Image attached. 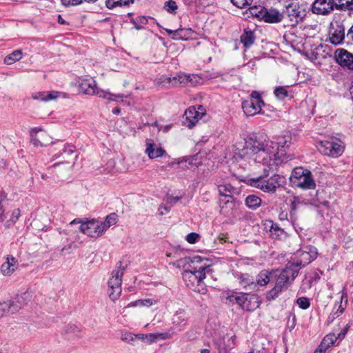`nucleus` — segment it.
Returning a JSON list of instances; mask_svg holds the SVG:
<instances>
[{"label":"nucleus","mask_w":353,"mask_h":353,"mask_svg":"<svg viewBox=\"0 0 353 353\" xmlns=\"http://www.w3.org/2000/svg\"><path fill=\"white\" fill-rule=\"evenodd\" d=\"M247 298L245 303V310L254 311L260 306L261 302L256 294L248 293Z\"/></svg>","instance_id":"26"},{"label":"nucleus","mask_w":353,"mask_h":353,"mask_svg":"<svg viewBox=\"0 0 353 353\" xmlns=\"http://www.w3.org/2000/svg\"><path fill=\"white\" fill-rule=\"evenodd\" d=\"M336 61L342 67L353 70V54L345 49H337L334 52Z\"/></svg>","instance_id":"19"},{"label":"nucleus","mask_w":353,"mask_h":353,"mask_svg":"<svg viewBox=\"0 0 353 353\" xmlns=\"http://www.w3.org/2000/svg\"><path fill=\"white\" fill-rule=\"evenodd\" d=\"M199 239V235L195 232H191L186 236V241L190 243H195Z\"/></svg>","instance_id":"50"},{"label":"nucleus","mask_w":353,"mask_h":353,"mask_svg":"<svg viewBox=\"0 0 353 353\" xmlns=\"http://www.w3.org/2000/svg\"><path fill=\"white\" fill-rule=\"evenodd\" d=\"M334 10L332 0H315L312 5V12L316 14L327 15Z\"/></svg>","instance_id":"16"},{"label":"nucleus","mask_w":353,"mask_h":353,"mask_svg":"<svg viewBox=\"0 0 353 353\" xmlns=\"http://www.w3.org/2000/svg\"><path fill=\"white\" fill-rule=\"evenodd\" d=\"M128 265L129 261L123 259L117 263L116 269L112 272L108 281V292L112 301L117 300L121 293L122 277Z\"/></svg>","instance_id":"5"},{"label":"nucleus","mask_w":353,"mask_h":353,"mask_svg":"<svg viewBox=\"0 0 353 353\" xmlns=\"http://www.w3.org/2000/svg\"><path fill=\"white\" fill-rule=\"evenodd\" d=\"M283 177L279 174H274L269 179L264 176L253 178L250 180V185L258 188L264 192L274 193L277 188L281 185Z\"/></svg>","instance_id":"9"},{"label":"nucleus","mask_w":353,"mask_h":353,"mask_svg":"<svg viewBox=\"0 0 353 353\" xmlns=\"http://www.w3.org/2000/svg\"><path fill=\"white\" fill-rule=\"evenodd\" d=\"M176 332L174 331V330H172V333H170V332H165V333H159V334H150V336L151 337H154L156 339H163V340H165V339H170L172 336V335L175 333Z\"/></svg>","instance_id":"48"},{"label":"nucleus","mask_w":353,"mask_h":353,"mask_svg":"<svg viewBox=\"0 0 353 353\" xmlns=\"http://www.w3.org/2000/svg\"><path fill=\"white\" fill-rule=\"evenodd\" d=\"M290 183L292 187L303 190H314L316 183L311 172L301 167L295 168L290 175Z\"/></svg>","instance_id":"6"},{"label":"nucleus","mask_w":353,"mask_h":353,"mask_svg":"<svg viewBox=\"0 0 353 353\" xmlns=\"http://www.w3.org/2000/svg\"><path fill=\"white\" fill-rule=\"evenodd\" d=\"M172 38L175 40H181V32L179 30V28L173 31Z\"/></svg>","instance_id":"57"},{"label":"nucleus","mask_w":353,"mask_h":353,"mask_svg":"<svg viewBox=\"0 0 353 353\" xmlns=\"http://www.w3.org/2000/svg\"><path fill=\"white\" fill-rule=\"evenodd\" d=\"M22 58V51L17 50L6 56L4 59V63L7 65H11L14 62L19 61Z\"/></svg>","instance_id":"37"},{"label":"nucleus","mask_w":353,"mask_h":353,"mask_svg":"<svg viewBox=\"0 0 353 353\" xmlns=\"http://www.w3.org/2000/svg\"><path fill=\"white\" fill-rule=\"evenodd\" d=\"M134 0H105V6L108 9L116 7L129 6Z\"/></svg>","instance_id":"33"},{"label":"nucleus","mask_w":353,"mask_h":353,"mask_svg":"<svg viewBox=\"0 0 353 353\" xmlns=\"http://www.w3.org/2000/svg\"><path fill=\"white\" fill-rule=\"evenodd\" d=\"M337 337L334 333H330L327 334L320 343V350L321 351H326L330 347L334 344L336 341Z\"/></svg>","instance_id":"32"},{"label":"nucleus","mask_w":353,"mask_h":353,"mask_svg":"<svg viewBox=\"0 0 353 353\" xmlns=\"http://www.w3.org/2000/svg\"><path fill=\"white\" fill-rule=\"evenodd\" d=\"M334 9L339 10H353V0H332Z\"/></svg>","instance_id":"31"},{"label":"nucleus","mask_w":353,"mask_h":353,"mask_svg":"<svg viewBox=\"0 0 353 353\" xmlns=\"http://www.w3.org/2000/svg\"><path fill=\"white\" fill-rule=\"evenodd\" d=\"M219 194L221 196L219 199V206L221 208V213L224 214H229V210L227 208L229 207L230 209L234 206V194H239V190L236 188L232 186L230 183L220 184L217 186Z\"/></svg>","instance_id":"7"},{"label":"nucleus","mask_w":353,"mask_h":353,"mask_svg":"<svg viewBox=\"0 0 353 353\" xmlns=\"http://www.w3.org/2000/svg\"><path fill=\"white\" fill-rule=\"evenodd\" d=\"M306 249L307 250H298L292 261L288 262L284 269L276 270L279 278L273 288L265 293L268 301L276 300L286 291L298 275L299 270L315 259L316 253L311 248Z\"/></svg>","instance_id":"2"},{"label":"nucleus","mask_w":353,"mask_h":353,"mask_svg":"<svg viewBox=\"0 0 353 353\" xmlns=\"http://www.w3.org/2000/svg\"><path fill=\"white\" fill-rule=\"evenodd\" d=\"M261 9H265V8L262 6H253L250 8V12L252 16L259 19V14L262 12Z\"/></svg>","instance_id":"49"},{"label":"nucleus","mask_w":353,"mask_h":353,"mask_svg":"<svg viewBox=\"0 0 353 353\" xmlns=\"http://www.w3.org/2000/svg\"><path fill=\"white\" fill-rule=\"evenodd\" d=\"M202 261V258L201 256H195L192 260V263H200Z\"/></svg>","instance_id":"59"},{"label":"nucleus","mask_w":353,"mask_h":353,"mask_svg":"<svg viewBox=\"0 0 353 353\" xmlns=\"http://www.w3.org/2000/svg\"><path fill=\"white\" fill-rule=\"evenodd\" d=\"M177 8L178 6L176 3L173 0H169L165 3V9L170 13L175 12V10H177Z\"/></svg>","instance_id":"46"},{"label":"nucleus","mask_w":353,"mask_h":353,"mask_svg":"<svg viewBox=\"0 0 353 353\" xmlns=\"http://www.w3.org/2000/svg\"><path fill=\"white\" fill-rule=\"evenodd\" d=\"M79 90L80 92L88 95H97L99 97L107 99L108 100H114L113 97L122 99L123 94H113L106 91L99 90L97 85L96 81L92 79H81L79 84Z\"/></svg>","instance_id":"8"},{"label":"nucleus","mask_w":353,"mask_h":353,"mask_svg":"<svg viewBox=\"0 0 353 353\" xmlns=\"http://www.w3.org/2000/svg\"><path fill=\"white\" fill-rule=\"evenodd\" d=\"M214 344L219 353H230V350L232 349L229 345H225V339L222 337L214 340Z\"/></svg>","instance_id":"40"},{"label":"nucleus","mask_w":353,"mask_h":353,"mask_svg":"<svg viewBox=\"0 0 353 353\" xmlns=\"http://www.w3.org/2000/svg\"><path fill=\"white\" fill-rule=\"evenodd\" d=\"M264 105V102L259 92L253 91L250 97L242 102L241 108L248 117H253L260 113L261 107Z\"/></svg>","instance_id":"12"},{"label":"nucleus","mask_w":353,"mask_h":353,"mask_svg":"<svg viewBox=\"0 0 353 353\" xmlns=\"http://www.w3.org/2000/svg\"><path fill=\"white\" fill-rule=\"evenodd\" d=\"M290 143L291 136L289 134L278 137L276 141L270 140L263 134H252L245 139L241 155L248 162L264 165V173L268 174L288 161L286 150Z\"/></svg>","instance_id":"1"},{"label":"nucleus","mask_w":353,"mask_h":353,"mask_svg":"<svg viewBox=\"0 0 353 353\" xmlns=\"http://www.w3.org/2000/svg\"><path fill=\"white\" fill-rule=\"evenodd\" d=\"M30 142L34 147H44L48 145V136L39 128H32L30 131Z\"/></svg>","instance_id":"18"},{"label":"nucleus","mask_w":353,"mask_h":353,"mask_svg":"<svg viewBox=\"0 0 353 353\" xmlns=\"http://www.w3.org/2000/svg\"><path fill=\"white\" fill-rule=\"evenodd\" d=\"M347 303V292L343 290L341 292V301L340 304L338 305V307L336 308V310L334 311L336 306H334V310L332 311V319H334L339 316L345 310V308L346 307Z\"/></svg>","instance_id":"29"},{"label":"nucleus","mask_w":353,"mask_h":353,"mask_svg":"<svg viewBox=\"0 0 353 353\" xmlns=\"http://www.w3.org/2000/svg\"><path fill=\"white\" fill-rule=\"evenodd\" d=\"M172 208V205H168L166 203V205H161L159 208V214L161 215H163L164 214L168 212Z\"/></svg>","instance_id":"54"},{"label":"nucleus","mask_w":353,"mask_h":353,"mask_svg":"<svg viewBox=\"0 0 353 353\" xmlns=\"http://www.w3.org/2000/svg\"><path fill=\"white\" fill-rule=\"evenodd\" d=\"M262 200L261 199L255 195V194H250L248 195L245 200V205L250 210H255L258 208H259L261 205Z\"/></svg>","instance_id":"30"},{"label":"nucleus","mask_w":353,"mask_h":353,"mask_svg":"<svg viewBox=\"0 0 353 353\" xmlns=\"http://www.w3.org/2000/svg\"><path fill=\"white\" fill-rule=\"evenodd\" d=\"M179 30L181 32V40H188L189 38L192 37L194 33V31L190 28H179Z\"/></svg>","instance_id":"47"},{"label":"nucleus","mask_w":353,"mask_h":353,"mask_svg":"<svg viewBox=\"0 0 353 353\" xmlns=\"http://www.w3.org/2000/svg\"><path fill=\"white\" fill-rule=\"evenodd\" d=\"M29 294L27 292L23 293L21 295H17L15 299V301H9L8 302L12 303L15 307H18V309L16 310V312L19 311L23 305H25L27 303V299L29 298Z\"/></svg>","instance_id":"35"},{"label":"nucleus","mask_w":353,"mask_h":353,"mask_svg":"<svg viewBox=\"0 0 353 353\" xmlns=\"http://www.w3.org/2000/svg\"><path fill=\"white\" fill-rule=\"evenodd\" d=\"M145 152L148 154L150 159H155L163 157L166 152L165 150L154 143L153 140L147 139L145 140Z\"/></svg>","instance_id":"22"},{"label":"nucleus","mask_w":353,"mask_h":353,"mask_svg":"<svg viewBox=\"0 0 353 353\" xmlns=\"http://www.w3.org/2000/svg\"><path fill=\"white\" fill-rule=\"evenodd\" d=\"M130 23L134 25V28L138 30H142V25H145L148 23V19L145 16H139L136 19L131 18Z\"/></svg>","instance_id":"41"},{"label":"nucleus","mask_w":353,"mask_h":353,"mask_svg":"<svg viewBox=\"0 0 353 353\" xmlns=\"http://www.w3.org/2000/svg\"><path fill=\"white\" fill-rule=\"evenodd\" d=\"M274 94L276 98L279 99L283 100L286 97H288V92L287 90V87L284 86H279L276 87L274 90Z\"/></svg>","instance_id":"42"},{"label":"nucleus","mask_w":353,"mask_h":353,"mask_svg":"<svg viewBox=\"0 0 353 353\" xmlns=\"http://www.w3.org/2000/svg\"><path fill=\"white\" fill-rule=\"evenodd\" d=\"M61 93L57 91L52 92H41L32 94L34 100H40L43 101H48L50 100L57 99Z\"/></svg>","instance_id":"28"},{"label":"nucleus","mask_w":353,"mask_h":353,"mask_svg":"<svg viewBox=\"0 0 353 353\" xmlns=\"http://www.w3.org/2000/svg\"><path fill=\"white\" fill-rule=\"evenodd\" d=\"M262 12L259 14V19L269 23H280L283 19V14L278 10L274 8L261 9Z\"/></svg>","instance_id":"17"},{"label":"nucleus","mask_w":353,"mask_h":353,"mask_svg":"<svg viewBox=\"0 0 353 353\" xmlns=\"http://www.w3.org/2000/svg\"><path fill=\"white\" fill-rule=\"evenodd\" d=\"M20 215H21L20 210L19 208L14 209L12 211L10 221H12V223H16L18 221Z\"/></svg>","instance_id":"53"},{"label":"nucleus","mask_w":353,"mask_h":353,"mask_svg":"<svg viewBox=\"0 0 353 353\" xmlns=\"http://www.w3.org/2000/svg\"><path fill=\"white\" fill-rule=\"evenodd\" d=\"M276 270H263L254 279L248 274L240 273L237 279L243 288L258 291L260 288L266 286L268 283H276L278 279Z\"/></svg>","instance_id":"3"},{"label":"nucleus","mask_w":353,"mask_h":353,"mask_svg":"<svg viewBox=\"0 0 353 353\" xmlns=\"http://www.w3.org/2000/svg\"><path fill=\"white\" fill-rule=\"evenodd\" d=\"M135 339V335L130 332H124L121 334V340L130 343Z\"/></svg>","instance_id":"51"},{"label":"nucleus","mask_w":353,"mask_h":353,"mask_svg":"<svg viewBox=\"0 0 353 353\" xmlns=\"http://www.w3.org/2000/svg\"><path fill=\"white\" fill-rule=\"evenodd\" d=\"M205 115V109L201 105L190 107L185 112L183 123L188 128H192Z\"/></svg>","instance_id":"14"},{"label":"nucleus","mask_w":353,"mask_h":353,"mask_svg":"<svg viewBox=\"0 0 353 353\" xmlns=\"http://www.w3.org/2000/svg\"><path fill=\"white\" fill-rule=\"evenodd\" d=\"M18 309V307H15L12 303L9 302H3L0 303V318L6 315L10 312L11 313L16 312V310Z\"/></svg>","instance_id":"36"},{"label":"nucleus","mask_w":353,"mask_h":353,"mask_svg":"<svg viewBox=\"0 0 353 353\" xmlns=\"http://www.w3.org/2000/svg\"><path fill=\"white\" fill-rule=\"evenodd\" d=\"M65 332L67 334L73 333L76 336H79V335L78 334L79 333V330L75 325H68L66 327Z\"/></svg>","instance_id":"52"},{"label":"nucleus","mask_w":353,"mask_h":353,"mask_svg":"<svg viewBox=\"0 0 353 353\" xmlns=\"http://www.w3.org/2000/svg\"><path fill=\"white\" fill-rule=\"evenodd\" d=\"M283 19L287 18L290 26H296L298 23L303 21L307 15L306 8L303 4L296 2H291L286 5L283 10Z\"/></svg>","instance_id":"10"},{"label":"nucleus","mask_w":353,"mask_h":353,"mask_svg":"<svg viewBox=\"0 0 353 353\" xmlns=\"http://www.w3.org/2000/svg\"><path fill=\"white\" fill-rule=\"evenodd\" d=\"M347 334V328L343 329L340 333L338 334V336H336L337 339H339L340 340H342Z\"/></svg>","instance_id":"58"},{"label":"nucleus","mask_w":353,"mask_h":353,"mask_svg":"<svg viewBox=\"0 0 353 353\" xmlns=\"http://www.w3.org/2000/svg\"><path fill=\"white\" fill-rule=\"evenodd\" d=\"M118 221V215L115 213L108 214L104 221H101L103 229L106 231L110 226L115 225Z\"/></svg>","instance_id":"38"},{"label":"nucleus","mask_w":353,"mask_h":353,"mask_svg":"<svg viewBox=\"0 0 353 353\" xmlns=\"http://www.w3.org/2000/svg\"><path fill=\"white\" fill-rule=\"evenodd\" d=\"M312 276H305L304 279L302 281V283L300 287V290L301 292H305L307 290L310 289L312 287Z\"/></svg>","instance_id":"43"},{"label":"nucleus","mask_w":353,"mask_h":353,"mask_svg":"<svg viewBox=\"0 0 353 353\" xmlns=\"http://www.w3.org/2000/svg\"><path fill=\"white\" fill-rule=\"evenodd\" d=\"M121 108L117 107L112 110V113L114 114H119L121 113Z\"/></svg>","instance_id":"60"},{"label":"nucleus","mask_w":353,"mask_h":353,"mask_svg":"<svg viewBox=\"0 0 353 353\" xmlns=\"http://www.w3.org/2000/svg\"><path fill=\"white\" fill-rule=\"evenodd\" d=\"M188 319V314L184 310H178L173 315L172 319L173 327L171 330H174L175 332L183 330L187 325Z\"/></svg>","instance_id":"20"},{"label":"nucleus","mask_w":353,"mask_h":353,"mask_svg":"<svg viewBox=\"0 0 353 353\" xmlns=\"http://www.w3.org/2000/svg\"><path fill=\"white\" fill-rule=\"evenodd\" d=\"M347 40V32H345L344 25L341 22L335 21L329 32L330 42L335 46L349 44Z\"/></svg>","instance_id":"13"},{"label":"nucleus","mask_w":353,"mask_h":353,"mask_svg":"<svg viewBox=\"0 0 353 353\" xmlns=\"http://www.w3.org/2000/svg\"><path fill=\"white\" fill-rule=\"evenodd\" d=\"M201 353H210V351L208 349H202L201 350Z\"/></svg>","instance_id":"64"},{"label":"nucleus","mask_w":353,"mask_h":353,"mask_svg":"<svg viewBox=\"0 0 353 353\" xmlns=\"http://www.w3.org/2000/svg\"><path fill=\"white\" fill-rule=\"evenodd\" d=\"M347 39L349 43H353V25L347 31Z\"/></svg>","instance_id":"56"},{"label":"nucleus","mask_w":353,"mask_h":353,"mask_svg":"<svg viewBox=\"0 0 353 353\" xmlns=\"http://www.w3.org/2000/svg\"><path fill=\"white\" fill-rule=\"evenodd\" d=\"M296 303L302 310H306L310 306V299L307 297H299L296 299Z\"/></svg>","instance_id":"44"},{"label":"nucleus","mask_w":353,"mask_h":353,"mask_svg":"<svg viewBox=\"0 0 353 353\" xmlns=\"http://www.w3.org/2000/svg\"><path fill=\"white\" fill-rule=\"evenodd\" d=\"M255 39L254 32L249 27L243 30V32L240 37V41L245 49L250 48L254 44Z\"/></svg>","instance_id":"25"},{"label":"nucleus","mask_w":353,"mask_h":353,"mask_svg":"<svg viewBox=\"0 0 353 353\" xmlns=\"http://www.w3.org/2000/svg\"><path fill=\"white\" fill-rule=\"evenodd\" d=\"M74 152V146L73 145H64L63 148L61 150V152L57 154H54L52 155V160H56L57 159L61 158V160L58 163H56L52 165V167H57V165L63 163H69L70 159L71 158L72 154Z\"/></svg>","instance_id":"21"},{"label":"nucleus","mask_w":353,"mask_h":353,"mask_svg":"<svg viewBox=\"0 0 353 353\" xmlns=\"http://www.w3.org/2000/svg\"><path fill=\"white\" fill-rule=\"evenodd\" d=\"M191 81L190 75L185 74H181L174 77L172 80L171 78H168V83H172L173 86H177L179 84H185Z\"/></svg>","instance_id":"34"},{"label":"nucleus","mask_w":353,"mask_h":353,"mask_svg":"<svg viewBox=\"0 0 353 353\" xmlns=\"http://www.w3.org/2000/svg\"><path fill=\"white\" fill-rule=\"evenodd\" d=\"M350 95H351V99L353 101V81L352 82V85L350 88Z\"/></svg>","instance_id":"61"},{"label":"nucleus","mask_w":353,"mask_h":353,"mask_svg":"<svg viewBox=\"0 0 353 353\" xmlns=\"http://www.w3.org/2000/svg\"><path fill=\"white\" fill-rule=\"evenodd\" d=\"M18 267L17 260L13 256H8L6 261L1 266V272L4 276H10Z\"/></svg>","instance_id":"24"},{"label":"nucleus","mask_w":353,"mask_h":353,"mask_svg":"<svg viewBox=\"0 0 353 353\" xmlns=\"http://www.w3.org/2000/svg\"><path fill=\"white\" fill-rule=\"evenodd\" d=\"M208 270H210V268L206 265L191 267L190 269L185 270L183 274V279L187 287L197 292L204 290L203 281Z\"/></svg>","instance_id":"4"},{"label":"nucleus","mask_w":353,"mask_h":353,"mask_svg":"<svg viewBox=\"0 0 353 353\" xmlns=\"http://www.w3.org/2000/svg\"><path fill=\"white\" fill-rule=\"evenodd\" d=\"M318 149L324 155L336 158L342 155L345 145L341 140L332 139L320 141Z\"/></svg>","instance_id":"11"},{"label":"nucleus","mask_w":353,"mask_h":353,"mask_svg":"<svg viewBox=\"0 0 353 353\" xmlns=\"http://www.w3.org/2000/svg\"><path fill=\"white\" fill-rule=\"evenodd\" d=\"M325 351H321L320 350V346L319 345L318 348L315 350L314 353H325Z\"/></svg>","instance_id":"63"},{"label":"nucleus","mask_w":353,"mask_h":353,"mask_svg":"<svg viewBox=\"0 0 353 353\" xmlns=\"http://www.w3.org/2000/svg\"><path fill=\"white\" fill-rule=\"evenodd\" d=\"M157 303V301L153 299H138L135 301L131 302L129 304L130 307H150Z\"/></svg>","instance_id":"39"},{"label":"nucleus","mask_w":353,"mask_h":353,"mask_svg":"<svg viewBox=\"0 0 353 353\" xmlns=\"http://www.w3.org/2000/svg\"><path fill=\"white\" fill-rule=\"evenodd\" d=\"M79 230L83 234L94 238L101 236L104 232L101 221L98 219H91L81 223Z\"/></svg>","instance_id":"15"},{"label":"nucleus","mask_w":353,"mask_h":353,"mask_svg":"<svg viewBox=\"0 0 353 353\" xmlns=\"http://www.w3.org/2000/svg\"><path fill=\"white\" fill-rule=\"evenodd\" d=\"M144 337H145L144 334H141L135 335V338H138L139 339H141V340H143Z\"/></svg>","instance_id":"62"},{"label":"nucleus","mask_w":353,"mask_h":353,"mask_svg":"<svg viewBox=\"0 0 353 353\" xmlns=\"http://www.w3.org/2000/svg\"><path fill=\"white\" fill-rule=\"evenodd\" d=\"M181 199V196H169L167 197L166 203L168 205H173L176 202H178Z\"/></svg>","instance_id":"55"},{"label":"nucleus","mask_w":353,"mask_h":353,"mask_svg":"<svg viewBox=\"0 0 353 353\" xmlns=\"http://www.w3.org/2000/svg\"><path fill=\"white\" fill-rule=\"evenodd\" d=\"M247 294L243 292H226L224 297L230 303H236L241 308L245 310V303L247 300Z\"/></svg>","instance_id":"23"},{"label":"nucleus","mask_w":353,"mask_h":353,"mask_svg":"<svg viewBox=\"0 0 353 353\" xmlns=\"http://www.w3.org/2000/svg\"><path fill=\"white\" fill-rule=\"evenodd\" d=\"M230 1L236 8L242 9L250 6L253 0H230Z\"/></svg>","instance_id":"45"},{"label":"nucleus","mask_w":353,"mask_h":353,"mask_svg":"<svg viewBox=\"0 0 353 353\" xmlns=\"http://www.w3.org/2000/svg\"><path fill=\"white\" fill-rule=\"evenodd\" d=\"M271 225L270 227V236L274 239L283 240L287 237V233L283 229L280 228L277 223L270 221Z\"/></svg>","instance_id":"27"}]
</instances>
